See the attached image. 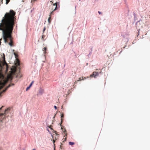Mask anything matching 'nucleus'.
Instances as JSON below:
<instances>
[{"label":"nucleus","instance_id":"f257e3e1","mask_svg":"<svg viewBox=\"0 0 150 150\" xmlns=\"http://www.w3.org/2000/svg\"><path fill=\"white\" fill-rule=\"evenodd\" d=\"M15 14L16 12L11 10L3 17L0 25V30L3 31V36L5 42H8V40H10L9 44L11 46L13 45L11 34L14 26Z\"/></svg>","mask_w":150,"mask_h":150},{"label":"nucleus","instance_id":"f03ea898","mask_svg":"<svg viewBox=\"0 0 150 150\" xmlns=\"http://www.w3.org/2000/svg\"><path fill=\"white\" fill-rule=\"evenodd\" d=\"M50 2L51 4L49 7V10L52 11L50 13L51 14H52L53 12L59 8L60 6L59 3L57 2L54 3L53 1H51Z\"/></svg>","mask_w":150,"mask_h":150},{"label":"nucleus","instance_id":"7ed1b4c3","mask_svg":"<svg viewBox=\"0 0 150 150\" xmlns=\"http://www.w3.org/2000/svg\"><path fill=\"white\" fill-rule=\"evenodd\" d=\"M10 110V108H7L5 110L4 112V113H1L0 114V117H1L0 119V121L2 122V120L5 118V115L8 113Z\"/></svg>","mask_w":150,"mask_h":150},{"label":"nucleus","instance_id":"20e7f679","mask_svg":"<svg viewBox=\"0 0 150 150\" xmlns=\"http://www.w3.org/2000/svg\"><path fill=\"white\" fill-rule=\"evenodd\" d=\"M4 79V76L3 75L1 74L0 73V79ZM8 81V79H7L6 80H5L4 81V82L3 83L1 82L0 81V85H1V84H2L3 85H5V84Z\"/></svg>","mask_w":150,"mask_h":150},{"label":"nucleus","instance_id":"39448f33","mask_svg":"<svg viewBox=\"0 0 150 150\" xmlns=\"http://www.w3.org/2000/svg\"><path fill=\"white\" fill-rule=\"evenodd\" d=\"M54 132L55 133V134H53L52 136V139H53V144L54 143H55V140H57V138H56V137H55V139H54V137L56 136V135L57 136L58 135L57 134V133L56 131H55Z\"/></svg>","mask_w":150,"mask_h":150},{"label":"nucleus","instance_id":"423d86ee","mask_svg":"<svg viewBox=\"0 0 150 150\" xmlns=\"http://www.w3.org/2000/svg\"><path fill=\"white\" fill-rule=\"evenodd\" d=\"M101 72V71L100 70H99L98 71H94V78L95 77V76H98L99 73Z\"/></svg>","mask_w":150,"mask_h":150},{"label":"nucleus","instance_id":"0eeeda50","mask_svg":"<svg viewBox=\"0 0 150 150\" xmlns=\"http://www.w3.org/2000/svg\"><path fill=\"white\" fill-rule=\"evenodd\" d=\"M10 85L8 87H6L0 93V96H1V94L4 92H5L8 88L10 87Z\"/></svg>","mask_w":150,"mask_h":150},{"label":"nucleus","instance_id":"6e6552de","mask_svg":"<svg viewBox=\"0 0 150 150\" xmlns=\"http://www.w3.org/2000/svg\"><path fill=\"white\" fill-rule=\"evenodd\" d=\"M64 117V114L63 113H62L61 114V123L60 125H61V124H62V122L63 120V118Z\"/></svg>","mask_w":150,"mask_h":150},{"label":"nucleus","instance_id":"1a4fd4ad","mask_svg":"<svg viewBox=\"0 0 150 150\" xmlns=\"http://www.w3.org/2000/svg\"><path fill=\"white\" fill-rule=\"evenodd\" d=\"M84 79H86V78L84 77H81L80 78H79V79L78 80H77V81H81L82 80H83Z\"/></svg>","mask_w":150,"mask_h":150},{"label":"nucleus","instance_id":"9d476101","mask_svg":"<svg viewBox=\"0 0 150 150\" xmlns=\"http://www.w3.org/2000/svg\"><path fill=\"white\" fill-rule=\"evenodd\" d=\"M52 14H51L50 13V15H49V17L48 18V22H49V23H50V19L51 18V16L52 15Z\"/></svg>","mask_w":150,"mask_h":150},{"label":"nucleus","instance_id":"9b49d317","mask_svg":"<svg viewBox=\"0 0 150 150\" xmlns=\"http://www.w3.org/2000/svg\"><path fill=\"white\" fill-rule=\"evenodd\" d=\"M44 90L42 89H40L39 93L41 94H42L43 93V92Z\"/></svg>","mask_w":150,"mask_h":150},{"label":"nucleus","instance_id":"f8f14e48","mask_svg":"<svg viewBox=\"0 0 150 150\" xmlns=\"http://www.w3.org/2000/svg\"><path fill=\"white\" fill-rule=\"evenodd\" d=\"M74 143L73 142H69V144L70 145H73L74 144Z\"/></svg>","mask_w":150,"mask_h":150},{"label":"nucleus","instance_id":"ddd939ff","mask_svg":"<svg viewBox=\"0 0 150 150\" xmlns=\"http://www.w3.org/2000/svg\"><path fill=\"white\" fill-rule=\"evenodd\" d=\"M47 50V48L46 47H44L43 49V51H44L45 53H46V51Z\"/></svg>","mask_w":150,"mask_h":150},{"label":"nucleus","instance_id":"4468645a","mask_svg":"<svg viewBox=\"0 0 150 150\" xmlns=\"http://www.w3.org/2000/svg\"><path fill=\"white\" fill-rule=\"evenodd\" d=\"M45 37V36L44 35H42V39L43 40H44V38Z\"/></svg>","mask_w":150,"mask_h":150},{"label":"nucleus","instance_id":"2eb2a0df","mask_svg":"<svg viewBox=\"0 0 150 150\" xmlns=\"http://www.w3.org/2000/svg\"><path fill=\"white\" fill-rule=\"evenodd\" d=\"M14 54L15 55V57L16 58H17V57H18V54H16V53H14Z\"/></svg>","mask_w":150,"mask_h":150},{"label":"nucleus","instance_id":"dca6fc26","mask_svg":"<svg viewBox=\"0 0 150 150\" xmlns=\"http://www.w3.org/2000/svg\"><path fill=\"white\" fill-rule=\"evenodd\" d=\"M16 64H17V65H20V62L18 60H17V61L16 62Z\"/></svg>","mask_w":150,"mask_h":150},{"label":"nucleus","instance_id":"f3484780","mask_svg":"<svg viewBox=\"0 0 150 150\" xmlns=\"http://www.w3.org/2000/svg\"><path fill=\"white\" fill-rule=\"evenodd\" d=\"M66 139H67V138L66 137L63 138V142H64V141H65L66 140Z\"/></svg>","mask_w":150,"mask_h":150},{"label":"nucleus","instance_id":"a211bd4d","mask_svg":"<svg viewBox=\"0 0 150 150\" xmlns=\"http://www.w3.org/2000/svg\"><path fill=\"white\" fill-rule=\"evenodd\" d=\"M93 76H94V72H93L92 74L91 75H90V77H93Z\"/></svg>","mask_w":150,"mask_h":150},{"label":"nucleus","instance_id":"6ab92c4d","mask_svg":"<svg viewBox=\"0 0 150 150\" xmlns=\"http://www.w3.org/2000/svg\"><path fill=\"white\" fill-rule=\"evenodd\" d=\"M6 4H7L10 1V0H6Z\"/></svg>","mask_w":150,"mask_h":150},{"label":"nucleus","instance_id":"aec40b11","mask_svg":"<svg viewBox=\"0 0 150 150\" xmlns=\"http://www.w3.org/2000/svg\"><path fill=\"white\" fill-rule=\"evenodd\" d=\"M9 85H10V87L11 86H13L14 85V84L13 83H11L8 85V86L7 87H8Z\"/></svg>","mask_w":150,"mask_h":150},{"label":"nucleus","instance_id":"412c9836","mask_svg":"<svg viewBox=\"0 0 150 150\" xmlns=\"http://www.w3.org/2000/svg\"><path fill=\"white\" fill-rule=\"evenodd\" d=\"M30 86H29L28 87H27L26 88V91H28V89H29V88H30Z\"/></svg>","mask_w":150,"mask_h":150},{"label":"nucleus","instance_id":"4be33fe9","mask_svg":"<svg viewBox=\"0 0 150 150\" xmlns=\"http://www.w3.org/2000/svg\"><path fill=\"white\" fill-rule=\"evenodd\" d=\"M33 81L30 84V85L29 86H30V87H31V86L33 84Z\"/></svg>","mask_w":150,"mask_h":150},{"label":"nucleus","instance_id":"5701e85b","mask_svg":"<svg viewBox=\"0 0 150 150\" xmlns=\"http://www.w3.org/2000/svg\"><path fill=\"white\" fill-rule=\"evenodd\" d=\"M52 126L51 125H50L49 127H50L51 129H53L51 127Z\"/></svg>","mask_w":150,"mask_h":150},{"label":"nucleus","instance_id":"b1692460","mask_svg":"<svg viewBox=\"0 0 150 150\" xmlns=\"http://www.w3.org/2000/svg\"><path fill=\"white\" fill-rule=\"evenodd\" d=\"M45 27L44 28L43 30V33L45 31Z\"/></svg>","mask_w":150,"mask_h":150},{"label":"nucleus","instance_id":"393cba45","mask_svg":"<svg viewBox=\"0 0 150 150\" xmlns=\"http://www.w3.org/2000/svg\"><path fill=\"white\" fill-rule=\"evenodd\" d=\"M54 108H55V109L56 110L57 109V108L56 106L55 105V106H54Z\"/></svg>","mask_w":150,"mask_h":150},{"label":"nucleus","instance_id":"a878e982","mask_svg":"<svg viewBox=\"0 0 150 150\" xmlns=\"http://www.w3.org/2000/svg\"><path fill=\"white\" fill-rule=\"evenodd\" d=\"M3 107V106H2L0 108V110Z\"/></svg>","mask_w":150,"mask_h":150},{"label":"nucleus","instance_id":"bb28decb","mask_svg":"<svg viewBox=\"0 0 150 150\" xmlns=\"http://www.w3.org/2000/svg\"><path fill=\"white\" fill-rule=\"evenodd\" d=\"M78 81H76L75 82H74V84H76V83Z\"/></svg>","mask_w":150,"mask_h":150},{"label":"nucleus","instance_id":"cd10ccee","mask_svg":"<svg viewBox=\"0 0 150 150\" xmlns=\"http://www.w3.org/2000/svg\"><path fill=\"white\" fill-rule=\"evenodd\" d=\"M66 132V131L65 129L64 130V133Z\"/></svg>","mask_w":150,"mask_h":150},{"label":"nucleus","instance_id":"c85d7f7f","mask_svg":"<svg viewBox=\"0 0 150 150\" xmlns=\"http://www.w3.org/2000/svg\"><path fill=\"white\" fill-rule=\"evenodd\" d=\"M2 40V39H0V45L1 44V41Z\"/></svg>","mask_w":150,"mask_h":150},{"label":"nucleus","instance_id":"c756f323","mask_svg":"<svg viewBox=\"0 0 150 150\" xmlns=\"http://www.w3.org/2000/svg\"><path fill=\"white\" fill-rule=\"evenodd\" d=\"M62 143L61 144V145H60V148H62Z\"/></svg>","mask_w":150,"mask_h":150},{"label":"nucleus","instance_id":"7c9ffc66","mask_svg":"<svg viewBox=\"0 0 150 150\" xmlns=\"http://www.w3.org/2000/svg\"><path fill=\"white\" fill-rule=\"evenodd\" d=\"M98 13L99 14H100L101 13L100 11H98Z\"/></svg>","mask_w":150,"mask_h":150},{"label":"nucleus","instance_id":"2f4dec72","mask_svg":"<svg viewBox=\"0 0 150 150\" xmlns=\"http://www.w3.org/2000/svg\"><path fill=\"white\" fill-rule=\"evenodd\" d=\"M33 150H36L35 149H33Z\"/></svg>","mask_w":150,"mask_h":150},{"label":"nucleus","instance_id":"473e14b6","mask_svg":"<svg viewBox=\"0 0 150 150\" xmlns=\"http://www.w3.org/2000/svg\"><path fill=\"white\" fill-rule=\"evenodd\" d=\"M24 0H22V1H24Z\"/></svg>","mask_w":150,"mask_h":150},{"label":"nucleus","instance_id":"72a5a7b5","mask_svg":"<svg viewBox=\"0 0 150 150\" xmlns=\"http://www.w3.org/2000/svg\"><path fill=\"white\" fill-rule=\"evenodd\" d=\"M53 118H55V116Z\"/></svg>","mask_w":150,"mask_h":150},{"label":"nucleus","instance_id":"f704fd0d","mask_svg":"<svg viewBox=\"0 0 150 150\" xmlns=\"http://www.w3.org/2000/svg\"><path fill=\"white\" fill-rule=\"evenodd\" d=\"M66 136L67 135V133H66Z\"/></svg>","mask_w":150,"mask_h":150},{"label":"nucleus","instance_id":"c9c22d12","mask_svg":"<svg viewBox=\"0 0 150 150\" xmlns=\"http://www.w3.org/2000/svg\"><path fill=\"white\" fill-rule=\"evenodd\" d=\"M2 0H1V1H2Z\"/></svg>","mask_w":150,"mask_h":150},{"label":"nucleus","instance_id":"e433bc0d","mask_svg":"<svg viewBox=\"0 0 150 150\" xmlns=\"http://www.w3.org/2000/svg\"><path fill=\"white\" fill-rule=\"evenodd\" d=\"M79 1H80L81 0H79Z\"/></svg>","mask_w":150,"mask_h":150}]
</instances>
